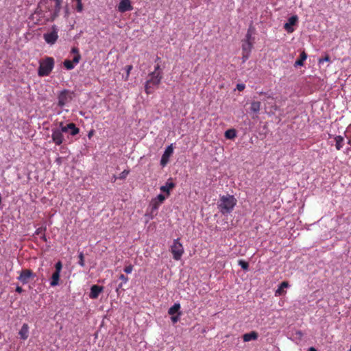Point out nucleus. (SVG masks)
Wrapping results in <instances>:
<instances>
[{"mask_svg":"<svg viewBox=\"0 0 351 351\" xmlns=\"http://www.w3.org/2000/svg\"><path fill=\"white\" fill-rule=\"evenodd\" d=\"M237 136V132L234 129H229L225 132V137L228 139H233Z\"/></svg>","mask_w":351,"mask_h":351,"instance_id":"23","label":"nucleus"},{"mask_svg":"<svg viewBox=\"0 0 351 351\" xmlns=\"http://www.w3.org/2000/svg\"><path fill=\"white\" fill-rule=\"evenodd\" d=\"M76 10L78 12H82L83 11V5L82 1L77 2Z\"/></svg>","mask_w":351,"mask_h":351,"instance_id":"28","label":"nucleus"},{"mask_svg":"<svg viewBox=\"0 0 351 351\" xmlns=\"http://www.w3.org/2000/svg\"><path fill=\"white\" fill-rule=\"evenodd\" d=\"M298 21V17L296 15L291 16L289 18L287 23L284 25L285 29L288 33H292L294 32V28L293 26L296 24Z\"/></svg>","mask_w":351,"mask_h":351,"instance_id":"11","label":"nucleus"},{"mask_svg":"<svg viewBox=\"0 0 351 351\" xmlns=\"http://www.w3.org/2000/svg\"><path fill=\"white\" fill-rule=\"evenodd\" d=\"M162 76L161 71L159 69V66L157 65L155 67L154 71L151 73L149 75V79L146 82L145 85V92L147 94H150L153 92L155 87H156L160 82Z\"/></svg>","mask_w":351,"mask_h":351,"instance_id":"2","label":"nucleus"},{"mask_svg":"<svg viewBox=\"0 0 351 351\" xmlns=\"http://www.w3.org/2000/svg\"><path fill=\"white\" fill-rule=\"evenodd\" d=\"M55 271L53 273L51 276V279L50 281V286L51 287H56L59 285L60 282V274L62 269V264L61 261H58L55 264Z\"/></svg>","mask_w":351,"mask_h":351,"instance_id":"7","label":"nucleus"},{"mask_svg":"<svg viewBox=\"0 0 351 351\" xmlns=\"http://www.w3.org/2000/svg\"><path fill=\"white\" fill-rule=\"evenodd\" d=\"M16 291L21 293L23 291V289L21 287L17 286L16 288Z\"/></svg>","mask_w":351,"mask_h":351,"instance_id":"39","label":"nucleus"},{"mask_svg":"<svg viewBox=\"0 0 351 351\" xmlns=\"http://www.w3.org/2000/svg\"><path fill=\"white\" fill-rule=\"evenodd\" d=\"M58 128L62 134L64 132V133L69 132V134L71 136H75L80 132L79 128H77L75 124H74L73 123H70L66 125H64L63 122H60V123H59Z\"/></svg>","mask_w":351,"mask_h":351,"instance_id":"6","label":"nucleus"},{"mask_svg":"<svg viewBox=\"0 0 351 351\" xmlns=\"http://www.w3.org/2000/svg\"><path fill=\"white\" fill-rule=\"evenodd\" d=\"M68 101V91L66 90H64L61 91L58 95V106L62 108L64 106Z\"/></svg>","mask_w":351,"mask_h":351,"instance_id":"14","label":"nucleus"},{"mask_svg":"<svg viewBox=\"0 0 351 351\" xmlns=\"http://www.w3.org/2000/svg\"><path fill=\"white\" fill-rule=\"evenodd\" d=\"M238 264H239V266H241V267L243 270H245V271L248 270L249 264H248L247 262H246V261H245L243 260H239Z\"/></svg>","mask_w":351,"mask_h":351,"instance_id":"26","label":"nucleus"},{"mask_svg":"<svg viewBox=\"0 0 351 351\" xmlns=\"http://www.w3.org/2000/svg\"><path fill=\"white\" fill-rule=\"evenodd\" d=\"M334 140L336 149L340 150L344 145V138L342 136L338 135L334 137Z\"/></svg>","mask_w":351,"mask_h":351,"instance_id":"19","label":"nucleus"},{"mask_svg":"<svg viewBox=\"0 0 351 351\" xmlns=\"http://www.w3.org/2000/svg\"><path fill=\"white\" fill-rule=\"evenodd\" d=\"M173 152V148L172 145H169L166 149L165 151L162 156L160 164L162 167H165L169 162V157L171 156V154Z\"/></svg>","mask_w":351,"mask_h":351,"instance_id":"12","label":"nucleus"},{"mask_svg":"<svg viewBox=\"0 0 351 351\" xmlns=\"http://www.w3.org/2000/svg\"><path fill=\"white\" fill-rule=\"evenodd\" d=\"M330 61V58L328 56H326L324 58L319 59V64H322L324 62H328Z\"/></svg>","mask_w":351,"mask_h":351,"instance_id":"33","label":"nucleus"},{"mask_svg":"<svg viewBox=\"0 0 351 351\" xmlns=\"http://www.w3.org/2000/svg\"><path fill=\"white\" fill-rule=\"evenodd\" d=\"M61 0H56V14L60 11Z\"/></svg>","mask_w":351,"mask_h":351,"instance_id":"32","label":"nucleus"},{"mask_svg":"<svg viewBox=\"0 0 351 351\" xmlns=\"http://www.w3.org/2000/svg\"><path fill=\"white\" fill-rule=\"evenodd\" d=\"M80 60V55L77 54L75 55L73 58V60L71 61L69 60H65L63 62L64 66L66 67L68 70L73 69L76 64H77Z\"/></svg>","mask_w":351,"mask_h":351,"instance_id":"13","label":"nucleus"},{"mask_svg":"<svg viewBox=\"0 0 351 351\" xmlns=\"http://www.w3.org/2000/svg\"><path fill=\"white\" fill-rule=\"evenodd\" d=\"M79 259L80 260H79L78 264L81 267H84L85 263H84V257L83 252H80V254H79Z\"/></svg>","mask_w":351,"mask_h":351,"instance_id":"27","label":"nucleus"},{"mask_svg":"<svg viewBox=\"0 0 351 351\" xmlns=\"http://www.w3.org/2000/svg\"><path fill=\"white\" fill-rule=\"evenodd\" d=\"M243 339L245 342H248L252 340H256L258 339V334L255 331H252L250 332L244 334Z\"/></svg>","mask_w":351,"mask_h":351,"instance_id":"18","label":"nucleus"},{"mask_svg":"<svg viewBox=\"0 0 351 351\" xmlns=\"http://www.w3.org/2000/svg\"><path fill=\"white\" fill-rule=\"evenodd\" d=\"M104 289L102 287L98 285H93L90 288V298L92 299H96L99 295L103 291Z\"/></svg>","mask_w":351,"mask_h":351,"instance_id":"15","label":"nucleus"},{"mask_svg":"<svg viewBox=\"0 0 351 351\" xmlns=\"http://www.w3.org/2000/svg\"><path fill=\"white\" fill-rule=\"evenodd\" d=\"M51 139L56 145H60L64 142V136L58 128L51 130Z\"/></svg>","mask_w":351,"mask_h":351,"instance_id":"8","label":"nucleus"},{"mask_svg":"<svg viewBox=\"0 0 351 351\" xmlns=\"http://www.w3.org/2000/svg\"><path fill=\"white\" fill-rule=\"evenodd\" d=\"M261 109V103L259 101H253L251 103L250 110L254 112H258Z\"/></svg>","mask_w":351,"mask_h":351,"instance_id":"24","label":"nucleus"},{"mask_svg":"<svg viewBox=\"0 0 351 351\" xmlns=\"http://www.w3.org/2000/svg\"><path fill=\"white\" fill-rule=\"evenodd\" d=\"M178 244V242L177 241V245ZM182 253H183L182 248L180 249L178 247V246L177 245V260H178L180 258V257L182 256Z\"/></svg>","mask_w":351,"mask_h":351,"instance_id":"35","label":"nucleus"},{"mask_svg":"<svg viewBox=\"0 0 351 351\" xmlns=\"http://www.w3.org/2000/svg\"><path fill=\"white\" fill-rule=\"evenodd\" d=\"M176 307H177V319H178V315H179V313H178V310H179V308H180V304H179V303H177Z\"/></svg>","mask_w":351,"mask_h":351,"instance_id":"43","label":"nucleus"},{"mask_svg":"<svg viewBox=\"0 0 351 351\" xmlns=\"http://www.w3.org/2000/svg\"><path fill=\"white\" fill-rule=\"evenodd\" d=\"M68 14H69V11H68V10H66V15H68Z\"/></svg>","mask_w":351,"mask_h":351,"instance_id":"49","label":"nucleus"},{"mask_svg":"<svg viewBox=\"0 0 351 351\" xmlns=\"http://www.w3.org/2000/svg\"><path fill=\"white\" fill-rule=\"evenodd\" d=\"M308 351H317V350L315 348L311 347L308 349Z\"/></svg>","mask_w":351,"mask_h":351,"instance_id":"45","label":"nucleus"},{"mask_svg":"<svg viewBox=\"0 0 351 351\" xmlns=\"http://www.w3.org/2000/svg\"><path fill=\"white\" fill-rule=\"evenodd\" d=\"M34 273L29 269H25L21 271L19 276L17 278L18 280L23 285L29 282V278L34 277Z\"/></svg>","mask_w":351,"mask_h":351,"instance_id":"9","label":"nucleus"},{"mask_svg":"<svg viewBox=\"0 0 351 351\" xmlns=\"http://www.w3.org/2000/svg\"><path fill=\"white\" fill-rule=\"evenodd\" d=\"M251 40H252V32L250 31V29H249L245 35V39L244 41L251 42Z\"/></svg>","mask_w":351,"mask_h":351,"instance_id":"31","label":"nucleus"},{"mask_svg":"<svg viewBox=\"0 0 351 351\" xmlns=\"http://www.w3.org/2000/svg\"><path fill=\"white\" fill-rule=\"evenodd\" d=\"M166 196L164 194H159L155 198H153L149 205L145 217L147 218V221L154 219L157 215V210L160 206L163 203Z\"/></svg>","mask_w":351,"mask_h":351,"instance_id":"3","label":"nucleus"},{"mask_svg":"<svg viewBox=\"0 0 351 351\" xmlns=\"http://www.w3.org/2000/svg\"><path fill=\"white\" fill-rule=\"evenodd\" d=\"M171 251L173 255V258L176 259V240L174 241V244L171 247Z\"/></svg>","mask_w":351,"mask_h":351,"instance_id":"36","label":"nucleus"},{"mask_svg":"<svg viewBox=\"0 0 351 351\" xmlns=\"http://www.w3.org/2000/svg\"><path fill=\"white\" fill-rule=\"evenodd\" d=\"M250 56V53H243V56H242L243 62H245L248 60Z\"/></svg>","mask_w":351,"mask_h":351,"instance_id":"34","label":"nucleus"},{"mask_svg":"<svg viewBox=\"0 0 351 351\" xmlns=\"http://www.w3.org/2000/svg\"><path fill=\"white\" fill-rule=\"evenodd\" d=\"M173 186L174 184L172 182L166 183L165 185L160 187V191L162 193V194H164L167 198L169 195L170 191L173 188Z\"/></svg>","mask_w":351,"mask_h":351,"instance_id":"16","label":"nucleus"},{"mask_svg":"<svg viewBox=\"0 0 351 351\" xmlns=\"http://www.w3.org/2000/svg\"><path fill=\"white\" fill-rule=\"evenodd\" d=\"M41 239H42L43 241H45L47 240V239H46V236H45V234H43V235L41 236Z\"/></svg>","mask_w":351,"mask_h":351,"instance_id":"44","label":"nucleus"},{"mask_svg":"<svg viewBox=\"0 0 351 351\" xmlns=\"http://www.w3.org/2000/svg\"><path fill=\"white\" fill-rule=\"evenodd\" d=\"M252 48V42L248 41H244L242 45V50L243 53H251Z\"/></svg>","mask_w":351,"mask_h":351,"instance_id":"20","label":"nucleus"},{"mask_svg":"<svg viewBox=\"0 0 351 351\" xmlns=\"http://www.w3.org/2000/svg\"><path fill=\"white\" fill-rule=\"evenodd\" d=\"M306 58H307L306 53L304 51H302L300 53V58L295 62L294 66H303L304 61L306 60Z\"/></svg>","mask_w":351,"mask_h":351,"instance_id":"21","label":"nucleus"},{"mask_svg":"<svg viewBox=\"0 0 351 351\" xmlns=\"http://www.w3.org/2000/svg\"><path fill=\"white\" fill-rule=\"evenodd\" d=\"M245 85L244 84H238L237 85V88L239 91H242L245 89Z\"/></svg>","mask_w":351,"mask_h":351,"instance_id":"37","label":"nucleus"},{"mask_svg":"<svg viewBox=\"0 0 351 351\" xmlns=\"http://www.w3.org/2000/svg\"><path fill=\"white\" fill-rule=\"evenodd\" d=\"M131 69H132V66H129L128 71L129 72Z\"/></svg>","mask_w":351,"mask_h":351,"instance_id":"48","label":"nucleus"},{"mask_svg":"<svg viewBox=\"0 0 351 351\" xmlns=\"http://www.w3.org/2000/svg\"><path fill=\"white\" fill-rule=\"evenodd\" d=\"M54 67V60L51 57H47L39 62L38 75L40 77L47 76Z\"/></svg>","mask_w":351,"mask_h":351,"instance_id":"4","label":"nucleus"},{"mask_svg":"<svg viewBox=\"0 0 351 351\" xmlns=\"http://www.w3.org/2000/svg\"><path fill=\"white\" fill-rule=\"evenodd\" d=\"M237 201L234 195H221L220 196L217 206L220 213L223 215H228L234 210L237 204Z\"/></svg>","mask_w":351,"mask_h":351,"instance_id":"1","label":"nucleus"},{"mask_svg":"<svg viewBox=\"0 0 351 351\" xmlns=\"http://www.w3.org/2000/svg\"><path fill=\"white\" fill-rule=\"evenodd\" d=\"M59 28L57 25H53L49 27L45 33L43 34L45 42L50 45H53L59 38Z\"/></svg>","mask_w":351,"mask_h":351,"instance_id":"5","label":"nucleus"},{"mask_svg":"<svg viewBox=\"0 0 351 351\" xmlns=\"http://www.w3.org/2000/svg\"><path fill=\"white\" fill-rule=\"evenodd\" d=\"M119 279L123 281V283H126L128 281V278L125 276L123 274L120 275Z\"/></svg>","mask_w":351,"mask_h":351,"instance_id":"38","label":"nucleus"},{"mask_svg":"<svg viewBox=\"0 0 351 351\" xmlns=\"http://www.w3.org/2000/svg\"><path fill=\"white\" fill-rule=\"evenodd\" d=\"M129 174V171L128 170H124L123 171H122L120 174H119V179H125L127 176Z\"/></svg>","mask_w":351,"mask_h":351,"instance_id":"29","label":"nucleus"},{"mask_svg":"<svg viewBox=\"0 0 351 351\" xmlns=\"http://www.w3.org/2000/svg\"><path fill=\"white\" fill-rule=\"evenodd\" d=\"M21 339L25 340L28 337L29 335V326L27 324H23L19 332Z\"/></svg>","mask_w":351,"mask_h":351,"instance_id":"17","label":"nucleus"},{"mask_svg":"<svg viewBox=\"0 0 351 351\" xmlns=\"http://www.w3.org/2000/svg\"><path fill=\"white\" fill-rule=\"evenodd\" d=\"M93 133H94V131L93 130H90L88 134V137L89 138H90L92 137V136L93 135Z\"/></svg>","mask_w":351,"mask_h":351,"instance_id":"42","label":"nucleus"},{"mask_svg":"<svg viewBox=\"0 0 351 351\" xmlns=\"http://www.w3.org/2000/svg\"><path fill=\"white\" fill-rule=\"evenodd\" d=\"M289 287V285L287 282H286V281L282 282V283L280 284L278 289L276 291V295H282L283 293V289L285 288H287Z\"/></svg>","mask_w":351,"mask_h":351,"instance_id":"22","label":"nucleus"},{"mask_svg":"<svg viewBox=\"0 0 351 351\" xmlns=\"http://www.w3.org/2000/svg\"><path fill=\"white\" fill-rule=\"evenodd\" d=\"M42 232H43V228H38V229L36 230L35 234H40Z\"/></svg>","mask_w":351,"mask_h":351,"instance_id":"40","label":"nucleus"},{"mask_svg":"<svg viewBox=\"0 0 351 351\" xmlns=\"http://www.w3.org/2000/svg\"><path fill=\"white\" fill-rule=\"evenodd\" d=\"M169 313L171 315V319L173 323H176V304H174L169 310Z\"/></svg>","mask_w":351,"mask_h":351,"instance_id":"25","label":"nucleus"},{"mask_svg":"<svg viewBox=\"0 0 351 351\" xmlns=\"http://www.w3.org/2000/svg\"><path fill=\"white\" fill-rule=\"evenodd\" d=\"M71 51L72 53H75L76 55L79 54L78 49L77 48H73Z\"/></svg>","mask_w":351,"mask_h":351,"instance_id":"41","label":"nucleus"},{"mask_svg":"<svg viewBox=\"0 0 351 351\" xmlns=\"http://www.w3.org/2000/svg\"><path fill=\"white\" fill-rule=\"evenodd\" d=\"M132 270L133 266L132 265H129L124 268V271L128 274H131L132 272Z\"/></svg>","mask_w":351,"mask_h":351,"instance_id":"30","label":"nucleus"},{"mask_svg":"<svg viewBox=\"0 0 351 351\" xmlns=\"http://www.w3.org/2000/svg\"><path fill=\"white\" fill-rule=\"evenodd\" d=\"M268 98H272V96L271 95H268L266 93L265 95Z\"/></svg>","mask_w":351,"mask_h":351,"instance_id":"47","label":"nucleus"},{"mask_svg":"<svg viewBox=\"0 0 351 351\" xmlns=\"http://www.w3.org/2000/svg\"><path fill=\"white\" fill-rule=\"evenodd\" d=\"M258 93H259L260 95H266V93L263 92V91H261V92H259Z\"/></svg>","mask_w":351,"mask_h":351,"instance_id":"46","label":"nucleus"},{"mask_svg":"<svg viewBox=\"0 0 351 351\" xmlns=\"http://www.w3.org/2000/svg\"><path fill=\"white\" fill-rule=\"evenodd\" d=\"M117 10L121 13L132 10L133 7L130 0H121L117 6Z\"/></svg>","mask_w":351,"mask_h":351,"instance_id":"10","label":"nucleus"}]
</instances>
